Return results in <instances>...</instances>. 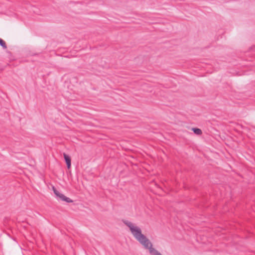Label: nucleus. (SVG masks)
Here are the masks:
<instances>
[{"label": "nucleus", "mask_w": 255, "mask_h": 255, "mask_svg": "<svg viewBox=\"0 0 255 255\" xmlns=\"http://www.w3.org/2000/svg\"><path fill=\"white\" fill-rule=\"evenodd\" d=\"M123 223L128 226L134 238L147 250L152 245L150 240L142 233L140 228L137 226H134L133 224L127 220L123 221Z\"/></svg>", "instance_id": "1"}, {"label": "nucleus", "mask_w": 255, "mask_h": 255, "mask_svg": "<svg viewBox=\"0 0 255 255\" xmlns=\"http://www.w3.org/2000/svg\"><path fill=\"white\" fill-rule=\"evenodd\" d=\"M147 250H149L151 255H159V253L152 247V244L150 245Z\"/></svg>", "instance_id": "3"}, {"label": "nucleus", "mask_w": 255, "mask_h": 255, "mask_svg": "<svg viewBox=\"0 0 255 255\" xmlns=\"http://www.w3.org/2000/svg\"><path fill=\"white\" fill-rule=\"evenodd\" d=\"M160 255H161L160 254Z\"/></svg>", "instance_id": "8"}, {"label": "nucleus", "mask_w": 255, "mask_h": 255, "mask_svg": "<svg viewBox=\"0 0 255 255\" xmlns=\"http://www.w3.org/2000/svg\"><path fill=\"white\" fill-rule=\"evenodd\" d=\"M61 200L63 201H65L67 203H72L73 201L70 198L66 197L64 195L61 194H60V197H59Z\"/></svg>", "instance_id": "4"}, {"label": "nucleus", "mask_w": 255, "mask_h": 255, "mask_svg": "<svg viewBox=\"0 0 255 255\" xmlns=\"http://www.w3.org/2000/svg\"><path fill=\"white\" fill-rule=\"evenodd\" d=\"M63 155H64V158L65 162L66 163L67 168L68 169H69L70 168L71 165V157L68 155L66 154V153H64Z\"/></svg>", "instance_id": "2"}, {"label": "nucleus", "mask_w": 255, "mask_h": 255, "mask_svg": "<svg viewBox=\"0 0 255 255\" xmlns=\"http://www.w3.org/2000/svg\"><path fill=\"white\" fill-rule=\"evenodd\" d=\"M193 131H194V132L197 134V135H200L202 134V131L199 128H193L192 129Z\"/></svg>", "instance_id": "6"}, {"label": "nucleus", "mask_w": 255, "mask_h": 255, "mask_svg": "<svg viewBox=\"0 0 255 255\" xmlns=\"http://www.w3.org/2000/svg\"><path fill=\"white\" fill-rule=\"evenodd\" d=\"M52 189H53L54 193L55 194V195L57 197H59L60 196V194H61V193H59V191L54 187V186H52Z\"/></svg>", "instance_id": "7"}, {"label": "nucleus", "mask_w": 255, "mask_h": 255, "mask_svg": "<svg viewBox=\"0 0 255 255\" xmlns=\"http://www.w3.org/2000/svg\"><path fill=\"white\" fill-rule=\"evenodd\" d=\"M0 45L3 48L6 49L7 46L5 42L0 38Z\"/></svg>", "instance_id": "5"}]
</instances>
